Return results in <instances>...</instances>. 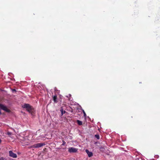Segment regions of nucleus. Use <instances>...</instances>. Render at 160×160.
<instances>
[{
	"label": "nucleus",
	"instance_id": "6e6552de",
	"mask_svg": "<svg viewBox=\"0 0 160 160\" xmlns=\"http://www.w3.org/2000/svg\"><path fill=\"white\" fill-rule=\"evenodd\" d=\"M77 121L78 125H82V122L81 121L79 120H77Z\"/></svg>",
	"mask_w": 160,
	"mask_h": 160
},
{
	"label": "nucleus",
	"instance_id": "ddd939ff",
	"mask_svg": "<svg viewBox=\"0 0 160 160\" xmlns=\"http://www.w3.org/2000/svg\"><path fill=\"white\" fill-rule=\"evenodd\" d=\"M7 134L8 135H11V133L8 132H7Z\"/></svg>",
	"mask_w": 160,
	"mask_h": 160
},
{
	"label": "nucleus",
	"instance_id": "1a4fd4ad",
	"mask_svg": "<svg viewBox=\"0 0 160 160\" xmlns=\"http://www.w3.org/2000/svg\"><path fill=\"white\" fill-rule=\"evenodd\" d=\"M60 110L61 112V114L62 115H63V114L65 113L66 112L65 110H63L62 108Z\"/></svg>",
	"mask_w": 160,
	"mask_h": 160
},
{
	"label": "nucleus",
	"instance_id": "0eeeda50",
	"mask_svg": "<svg viewBox=\"0 0 160 160\" xmlns=\"http://www.w3.org/2000/svg\"><path fill=\"white\" fill-rule=\"evenodd\" d=\"M86 152L88 154V156L89 157H92L93 155L92 153L91 152H90L88 149L86 150Z\"/></svg>",
	"mask_w": 160,
	"mask_h": 160
},
{
	"label": "nucleus",
	"instance_id": "4468645a",
	"mask_svg": "<svg viewBox=\"0 0 160 160\" xmlns=\"http://www.w3.org/2000/svg\"><path fill=\"white\" fill-rule=\"evenodd\" d=\"M82 111H83V113H84V116H85L86 115V113H85V111H84V110H83Z\"/></svg>",
	"mask_w": 160,
	"mask_h": 160
},
{
	"label": "nucleus",
	"instance_id": "20e7f679",
	"mask_svg": "<svg viewBox=\"0 0 160 160\" xmlns=\"http://www.w3.org/2000/svg\"><path fill=\"white\" fill-rule=\"evenodd\" d=\"M77 149L73 147L69 148L68 150V152L70 153L76 152L77 151Z\"/></svg>",
	"mask_w": 160,
	"mask_h": 160
},
{
	"label": "nucleus",
	"instance_id": "7ed1b4c3",
	"mask_svg": "<svg viewBox=\"0 0 160 160\" xmlns=\"http://www.w3.org/2000/svg\"><path fill=\"white\" fill-rule=\"evenodd\" d=\"M45 144L43 143H38L36 144H34L31 146L32 148H39L42 147Z\"/></svg>",
	"mask_w": 160,
	"mask_h": 160
},
{
	"label": "nucleus",
	"instance_id": "2eb2a0df",
	"mask_svg": "<svg viewBox=\"0 0 160 160\" xmlns=\"http://www.w3.org/2000/svg\"><path fill=\"white\" fill-rule=\"evenodd\" d=\"M70 111L71 112H73V109L72 108H71V110H70Z\"/></svg>",
	"mask_w": 160,
	"mask_h": 160
},
{
	"label": "nucleus",
	"instance_id": "f3484780",
	"mask_svg": "<svg viewBox=\"0 0 160 160\" xmlns=\"http://www.w3.org/2000/svg\"><path fill=\"white\" fill-rule=\"evenodd\" d=\"M1 142V140L0 139V143Z\"/></svg>",
	"mask_w": 160,
	"mask_h": 160
},
{
	"label": "nucleus",
	"instance_id": "f257e3e1",
	"mask_svg": "<svg viewBox=\"0 0 160 160\" xmlns=\"http://www.w3.org/2000/svg\"><path fill=\"white\" fill-rule=\"evenodd\" d=\"M22 107L23 108H26L28 112L30 113H32L33 108L29 104H24Z\"/></svg>",
	"mask_w": 160,
	"mask_h": 160
},
{
	"label": "nucleus",
	"instance_id": "f03ea898",
	"mask_svg": "<svg viewBox=\"0 0 160 160\" xmlns=\"http://www.w3.org/2000/svg\"><path fill=\"white\" fill-rule=\"evenodd\" d=\"M0 108L8 112H10V110L7 108L6 106L0 103Z\"/></svg>",
	"mask_w": 160,
	"mask_h": 160
},
{
	"label": "nucleus",
	"instance_id": "423d86ee",
	"mask_svg": "<svg viewBox=\"0 0 160 160\" xmlns=\"http://www.w3.org/2000/svg\"><path fill=\"white\" fill-rule=\"evenodd\" d=\"M54 103H57L58 102V101L57 99V95H55L52 97Z\"/></svg>",
	"mask_w": 160,
	"mask_h": 160
},
{
	"label": "nucleus",
	"instance_id": "39448f33",
	"mask_svg": "<svg viewBox=\"0 0 160 160\" xmlns=\"http://www.w3.org/2000/svg\"><path fill=\"white\" fill-rule=\"evenodd\" d=\"M9 155L10 157L13 158H16L17 157V154L14 153L12 151H9Z\"/></svg>",
	"mask_w": 160,
	"mask_h": 160
},
{
	"label": "nucleus",
	"instance_id": "9d476101",
	"mask_svg": "<svg viewBox=\"0 0 160 160\" xmlns=\"http://www.w3.org/2000/svg\"><path fill=\"white\" fill-rule=\"evenodd\" d=\"M95 137L97 138L98 139H99L100 138L98 134H96L95 135Z\"/></svg>",
	"mask_w": 160,
	"mask_h": 160
},
{
	"label": "nucleus",
	"instance_id": "f8f14e48",
	"mask_svg": "<svg viewBox=\"0 0 160 160\" xmlns=\"http://www.w3.org/2000/svg\"><path fill=\"white\" fill-rule=\"evenodd\" d=\"M62 145H65L66 144V142L64 141H62Z\"/></svg>",
	"mask_w": 160,
	"mask_h": 160
},
{
	"label": "nucleus",
	"instance_id": "dca6fc26",
	"mask_svg": "<svg viewBox=\"0 0 160 160\" xmlns=\"http://www.w3.org/2000/svg\"><path fill=\"white\" fill-rule=\"evenodd\" d=\"M12 91H16V90H15V89H13V90H12Z\"/></svg>",
	"mask_w": 160,
	"mask_h": 160
},
{
	"label": "nucleus",
	"instance_id": "9b49d317",
	"mask_svg": "<svg viewBox=\"0 0 160 160\" xmlns=\"http://www.w3.org/2000/svg\"><path fill=\"white\" fill-rule=\"evenodd\" d=\"M0 160H7V159L5 158L2 157L0 158Z\"/></svg>",
	"mask_w": 160,
	"mask_h": 160
}]
</instances>
